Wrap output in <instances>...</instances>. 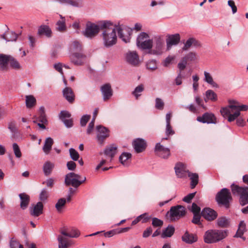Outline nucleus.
Returning <instances> with one entry per match:
<instances>
[{"label": "nucleus", "instance_id": "23", "mask_svg": "<svg viewBox=\"0 0 248 248\" xmlns=\"http://www.w3.org/2000/svg\"><path fill=\"white\" fill-rule=\"evenodd\" d=\"M44 205L41 202H39L33 207L30 209V214L32 216L37 217L43 213Z\"/></svg>", "mask_w": 248, "mask_h": 248}, {"label": "nucleus", "instance_id": "29", "mask_svg": "<svg viewBox=\"0 0 248 248\" xmlns=\"http://www.w3.org/2000/svg\"><path fill=\"white\" fill-rule=\"evenodd\" d=\"M52 31L50 28L47 25H43L39 27L38 30L39 35H45L47 37L51 36Z\"/></svg>", "mask_w": 248, "mask_h": 248}, {"label": "nucleus", "instance_id": "52", "mask_svg": "<svg viewBox=\"0 0 248 248\" xmlns=\"http://www.w3.org/2000/svg\"><path fill=\"white\" fill-rule=\"evenodd\" d=\"M71 114L67 111H61L59 114L60 119L62 121L71 117Z\"/></svg>", "mask_w": 248, "mask_h": 248}, {"label": "nucleus", "instance_id": "32", "mask_svg": "<svg viewBox=\"0 0 248 248\" xmlns=\"http://www.w3.org/2000/svg\"><path fill=\"white\" fill-rule=\"evenodd\" d=\"M216 223L218 227L226 228L229 226L230 220L225 217H221L218 218Z\"/></svg>", "mask_w": 248, "mask_h": 248}, {"label": "nucleus", "instance_id": "3", "mask_svg": "<svg viewBox=\"0 0 248 248\" xmlns=\"http://www.w3.org/2000/svg\"><path fill=\"white\" fill-rule=\"evenodd\" d=\"M243 182L248 185V174L243 177ZM231 190L233 195L239 196V202L242 206L248 204V186H239L237 185L232 184L231 186Z\"/></svg>", "mask_w": 248, "mask_h": 248}, {"label": "nucleus", "instance_id": "10", "mask_svg": "<svg viewBox=\"0 0 248 248\" xmlns=\"http://www.w3.org/2000/svg\"><path fill=\"white\" fill-rule=\"evenodd\" d=\"M169 213L171 220H173L175 217L178 219L185 215L186 209L184 206L178 205L171 207Z\"/></svg>", "mask_w": 248, "mask_h": 248}, {"label": "nucleus", "instance_id": "19", "mask_svg": "<svg viewBox=\"0 0 248 248\" xmlns=\"http://www.w3.org/2000/svg\"><path fill=\"white\" fill-rule=\"evenodd\" d=\"M64 98L70 103H73L75 99V95L71 88L66 87L62 90Z\"/></svg>", "mask_w": 248, "mask_h": 248}, {"label": "nucleus", "instance_id": "37", "mask_svg": "<svg viewBox=\"0 0 248 248\" xmlns=\"http://www.w3.org/2000/svg\"><path fill=\"white\" fill-rule=\"evenodd\" d=\"M187 175L191 180V187L194 188L198 183L199 176L196 173L190 172Z\"/></svg>", "mask_w": 248, "mask_h": 248}, {"label": "nucleus", "instance_id": "13", "mask_svg": "<svg viewBox=\"0 0 248 248\" xmlns=\"http://www.w3.org/2000/svg\"><path fill=\"white\" fill-rule=\"evenodd\" d=\"M176 175L179 178H184L189 173L186 164L178 162L176 164L174 167Z\"/></svg>", "mask_w": 248, "mask_h": 248}, {"label": "nucleus", "instance_id": "34", "mask_svg": "<svg viewBox=\"0 0 248 248\" xmlns=\"http://www.w3.org/2000/svg\"><path fill=\"white\" fill-rule=\"evenodd\" d=\"M8 62H9L11 68L16 70H19L21 69V66L19 62L13 57L8 55Z\"/></svg>", "mask_w": 248, "mask_h": 248}, {"label": "nucleus", "instance_id": "55", "mask_svg": "<svg viewBox=\"0 0 248 248\" xmlns=\"http://www.w3.org/2000/svg\"><path fill=\"white\" fill-rule=\"evenodd\" d=\"M204 80L208 83H209L211 85H214V84H215V82H214L213 78H212V76L210 75V74L209 73L205 71L204 72Z\"/></svg>", "mask_w": 248, "mask_h": 248}, {"label": "nucleus", "instance_id": "31", "mask_svg": "<svg viewBox=\"0 0 248 248\" xmlns=\"http://www.w3.org/2000/svg\"><path fill=\"white\" fill-rule=\"evenodd\" d=\"M175 228L172 225H169L165 229H164L161 235L163 238L167 237H170L174 234Z\"/></svg>", "mask_w": 248, "mask_h": 248}, {"label": "nucleus", "instance_id": "15", "mask_svg": "<svg viewBox=\"0 0 248 248\" xmlns=\"http://www.w3.org/2000/svg\"><path fill=\"white\" fill-rule=\"evenodd\" d=\"M97 139L98 141L102 144L105 139L109 136V130L106 127L102 125L96 126Z\"/></svg>", "mask_w": 248, "mask_h": 248}, {"label": "nucleus", "instance_id": "53", "mask_svg": "<svg viewBox=\"0 0 248 248\" xmlns=\"http://www.w3.org/2000/svg\"><path fill=\"white\" fill-rule=\"evenodd\" d=\"M13 148L15 156L17 158H20L22 155V154L17 144L16 143H13Z\"/></svg>", "mask_w": 248, "mask_h": 248}, {"label": "nucleus", "instance_id": "30", "mask_svg": "<svg viewBox=\"0 0 248 248\" xmlns=\"http://www.w3.org/2000/svg\"><path fill=\"white\" fill-rule=\"evenodd\" d=\"M53 142V140L50 137H48L46 139L44 145L43 147V150L46 154L49 153Z\"/></svg>", "mask_w": 248, "mask_h": 248}, {"label": "nucleus", "instance_id": "24", "mask_svg": "<svg viewBox=\"0 0 248 248\" xmlns=\"http://www.w3.org/2000/svg\"><path fill=\"white\" fill-rule=\"evenodd\" d=\"M0 38L5 40L6 42L16 41L18 37V34L14 31H6L4 34L0 35Z\"/></svg>", "mask_w": 248, "mask_h": 248}, {"label": "nucleus", "instance_id": "41", "mask_svg": "<svg viewBox=\"0 0 248 248\" xmlns=\"http://www.w3.org/2000/svg\"><path fill=\"white\" fill-rule=\"evenodd\" d=\"M144 87L143 84H140L136 87L132 92V94L135 96L136 99L141 95V93L144 91Z\"/></svg>", "mask_w": 248, "mask_h": 248}, {"label": "nucleus", "instance_id": "26", "mask_svg": "<svg viewBox=\"0 0 248 248\" xmlns=\"http://www.w3.org/2000/svg\"><path fill=\"white\" fill-rule=\"evenodd\" d=\"M61 4L66 5H71L75 7H81L83 6L82 0H57Z\"/></svg>", "mask_w": 248, "mask_h": 248}, {"label": "nucleus", "instance_id": "2", "mask_svg": "<svg viewBox=\"0 0 248 248\" xmlns=\"http://www.w3.org/2000/svg\"><path fill=\"white\" fill-rule=\"evenodd\" d=\"M106 22H108V24L106 27L102 30V36L104 45L107 47H109L116 43V29L110 22L106 21Z\"/></svg>", "mask_w": 248, "mask_h": 248}, {"label": "nucleus", "instance_id": "62", "mask_svg": "<svg viewBox=\"0 0 248 248\" xmlns=\"http://www.w3.org/2000/svg\"><path fill=\"white\" fill-rule=\"evenodd\" d=\"M196 194V192L190 193L185 196L183 199V201L189 203L192 199L194 197L195 195Z\"/></svg>", "mask_w": 248, "mask_h": 248}, {"label": "nucleus", "instance_id": "16", "mask_svg": "<svg viewBox=\"0 0 248 248\" xmlns=\"http://www.w3.org/2000/svg\"><path fill=\"white\" fill-rule=\"evenodd\" d=\"M197 120L202 123L207 124H215L217 123V118L212 113L206 112L204 113L202 116H198L197 118Z\"/></svg>", "mask_w": 248, "mask_h": 248}, {"label": "nucleus", "instance_id": "20", "mask_svg": "<svg viewBox=\"0 0 248 248\" xmlns=\"http://www.w3.org/2000/svg\"><path fill=\"white\" fill-rule=\"evenodd\" d=\"M133 146L135 151L138 153H140L143 151L146 147V143L145 140L141 139H137L133 141Z\"/></svg>", "mask_w": 248, "mask_h": 248}, {"label": "nucleus", "instance_id": "12", "mask_svg": "<svg viewBox=\"0 0 248 248\" xmlns=\"http://www.w3.org/2000/svg\"><path fill=\"white\" fill-rule=\"evenodd\" d=\"M201 215L206 220L211 221L217 218L218 214L213 209L209 207H205L202 211Z\"/></svg>", "mask_w": 248, "mask_h": 248}, {"label": "nucleus", "instance_id": "47", "mask_svg": "<svg viewBox=\"0 0 248 248\" xmlns=\"http://www.w3.org/2000/svg\"><path fill=\"white\" fill-rule=\"evenodd\" d=\"M146 68L150 70L153 71L157 69L156 62L155 60H152L148 61L146 64Z\"/></svg>", "mask_w": 248, "mask_h": 248}, {"label": "nucleus", "instance_id": "8", "mask_svg": "<svg viewBox=\"0 0 248 248\" xmlns=\"http://www.w3.org/2000/svg\"><path fill=\"white\" fill-rule=\"evenodd\" d=\"M149 38V36L147 33L141 32L137 38V46L142 49H151L153 46V41Z\"/></svg>", "mask_w": 248, "mask_h": 248}, {"label": "nucleus", "instance_id": "64", "mask_svg": "<svg viewBox=\"0 0 248 248\" xmlns=\"http://www.w3.org/2000/svg\"><path fill=\"white\" fill-rule=\"evenodd\" d=\"M228 4L229 6L231 7L232 13L235 14V13H236L237 8L234 2L232 0H229L228 1Z\"/></svg>", "mask_w": 248, "mask_h": 248}, {"label": "nucleus", "instance_id": "48", "mask_svg": "<svg viewBox=\"0 0 248 248\" xmlns=\"http://www.w3.org/2000/svg\"><path fill=\"white\" fill-rule=\"evenodd\" d=\"M49 196V191L46 188H43L39 195V199L41 201H46Z\"/></svg>", "mask_w": 248, "mask_h": 248}, {"label": "nucleus", "instance_id": "40", "mask_svg": "<svg viewBox=\"0 0 248 248\" xmlns=\"http://www.w3.org/2000/svg\"><path fill=\"white\" fill-rule=\"evenodd\" d=\"M207 100H211L213 101H216L217 100V94L211 90H207L206 92V98H204V100L207 102Z\"/></svg>", "mask_w": 248, "mask_h": 248}, {"label": "nucleus", "instance_id": "27", "mask_svg": "<svg viewBox=\"0 0 248 248\" xmlns=\"http://www.w3.org/2000/svg\"><path fill=\"white\" fill-rule=\"evenodd\" d=\"M61 233L62 235L71 238H77L80 235L79 231L76 229H72L70 231L68 232L66 229L61 230Z\"/></svg>", "mask_w": 248, "mask_h": 248}, {"label": "nucleus", "instance_id": "43", "mask_svg": "<svg viewBox=\"0 0 248 248\" xmlns=\"http://www.w3.org/2000/svg\"><path fill=\"white\" fill-rule=\"evenodd\" d=\"M40 115L38 117V121L42 123H46L47 121L46 116L45 108L43 107L40 108Z\"/></svg>", "mask_w": 248, "mask_h": 248}, {"label": "nucleus", "instance_id": "35", "mask_svg": "<svg viewBox=\"0 0 248 248\" xmlns=\"http://www.w3.org/2000/svg\"><path fill=\"white\" fill-rule=\"evenodd\" d=\"M8 55L0 54V70H5L7 68Z\"/></svg>", "mask_w": 248, "mask_h": 248}, {"label": "nucleus", "instance_id": "61", "mask_svg": "<svg viewBox=\"0 0 248 248\" xmlns=\"http://www.w3.org/2000/svg\"><path fill=\"white\" fill-rule=\"evenodd\" d=\"M191 211L193 214H200L201 208L196 203H193L191 206Z\"/></svg>", "mask_w": 248, "mask_h": 248}, {"label": "nucleus", "instance_id": "45", "mask_svg": "<svg viewBox=\"0 0 248 248\" xmlns=\"http://www.w3.org/2000/svg\"><path fill=\"white\" fill-rule=\"evenodd\" d=\"M165 103L163 100L160 98H156L155 100V108L158 110L164 109Z\"/></svg>", "mask_w": 248, "mask_h": 248}, {"label": "nucleus", "instance_id": "36", "mask_svg": "<svg viewBox=\"0 0 248 248\" xmlns=\"http://www.w3.org/2000/svg\"><path fill=\"white\" fill-rule=\"evenodd\" d=\"M36 103L35 98L32 95L26 96V106L28 108L34 107Z\"/></svg>", "mask_w": 248, "mask_h": 248}, {"label": "nucleus", "instance_id": "5", "mask_svg": "<svg viewBox=\"0 0 248 248\" xmlns=\"http://www.w3.org/2000/svg\"><path fill=\"white\" fill-rule=\"evenodd\" d=\"M232 198L230 190L226 188L221 189L216 196V200L219 205H223L226 209L230 206Z\"/></svg>", "mask_w": 248, "mask_h": 248}, {"label": "nucleus", "instance_id": "28", "mask_svg": "<svg viewBox=\"0 0 248 248\" xmlns=\"http://www.w3.org/2000/svg\"><path fill=\"white\" fill-rule=\"evenodd\" d=\"M20 199V207L22 209H25L28 207L30 202V196L25 193H21L19 195Z\"/></svg>", "mask_w": 248, "mask_h": 248}, {"label": "nucleus", "instance_id": "9", "mask_svg": "<svg viewBox=\"0 0 248 248\" xmlns=\"http://www.w3.org/2000/svg\"><path fill=\"white\" fill-rule=\"evenodd\" d=\"M164 42L160 36L155 37L152 47L149 49V53L155 55H161L163 52Z\"/></svg>", "mask_w": 248, "mask_h": 248}, {"label": "nucleus", "instance_id": "6", "mask_svg": "<svg viewBox=\"0 0 248 248\" xmlns=\"http://www.w3.org/2000/svg\"><path fill=\"white\" fill-rule=\"evenodd\" d=\"M108 24L106 21L101 22L98 25L94 23L87 24L83 34L88 38H92L98 33L99 30H102L106 28Z\"/></svg>", "mask_w": 248, "mask_h": 248}, {"label": "nucleus", "instance_id": "21", "mask_svg": "<svg viewBox=\"0 0 248 248\" xmlns=\"http://www.w3.org/2000/svg\"><path fill=\"white\" fill-rule=\"evenodd\" d=\"M64 236L63 235H60L58 236L59 248H68L72 244V241Z\"/></svg>", "mask_w": 248, "mask_h": 248}, {"label": "nucleus", "instance_id": "57", "mask_svg": "<svg viewBox=\"0 0 248 248\" xmlns=\"http://www.w3.org/2000/svg\"><path fill=\"white\" fill-rule=\"evenodd\" d=\"M90 115H84L80 119V124L81 126H85L90 119Z\"/></svg>", "mask_w": 248, "mask_h": 248}, {"label": "nucleus", "instance_id": "1", "mask_svg": "<svg viewBox=\"0 0 248 248\" xmlns=\"http://www.w3.org/2000/svg\"><path fill=\"white\" fill-rule=\"evenodd\" d=\"M229 103L228 107L222 108L220 111L224 118L228 117V121L230 122L233 121L240 115V111L248 109V106H239L237 102L234 100L230 101Z\"/></svg>", "mask_w": 248, "mask_h": 248}, {"label": "nucleus", "instance_id": "22", "mask_svg": "<svg viewBox=\"0 0 248 248\" xmlns=\"http://www.w3.org/2000/svg\"><path fill=\"white\" fill-rule=\"evenodd\" d=\"M182 240L186 243L191 244L197 241L198 237L197 235L190 233L186 231L182 236Z\"/></svg>", "mask_w": 248, "mask_h": 248}, {"label": "nucleus", "instance_id": "7", "mask_svg": "<svg viewBox=\"0 0 248 248\" xmlns=\"http://www.w3.org/2000/svg\"><path fill=\"white\" fill-rule=\"evenodd\" d=\"M80 178L79 175L74 172H69L65 175L64 183L67 186L71 185L72 186L77 188L86 181L85 177L81 180H79Z\"/></svg>", "mask_w": 248, "mask_h": 248}, {"label": "nucleus", "instance_id": "14", "mask_svg": "<svg viewBox=\"0 0 248 248\" xmlns=\"http://www.w3.org/2000/svg\"><path fill=\"white\" fill-rule=\"evenodd\" d=\"M86 56L82 52H74L70 55V60L75 65H80L84 63Z\"/></svg>", "mask_w": 248, "mask_h": 248}, {"label": "nucleus", "instance_id": "54", "mask_svg": "<svg viewBox=\"0 0 248 248\" xmlns=\"http://www.w3.org/2000/svg\"><path fill=\"white\" fill-rule=\"evenodd\" d=\"M152 225L154 227H161L163 224V221L156 217H154L152 218Z\"/></svg>", "mask_w": 248, "mask_h": 248}, {"label": "nucleus", "instance_id": "59", "mask_svg": "<svg viewBox=\"0 0 248 248\" xmlns=\"http://www.w3.org/2000/svg\"><path fill=\"white\" fill-rule=\"evenodd\" d=\"M186 60L190 62L194 61L196 59V55L194 52H189L185 57Z\"/></svg>", "mask_w": 248, "mask_h": 248}, {"label": "nucleus", "instance_id": "63", "mask_svg": "<svg viewBox=\"0 0 248 248\" xmlns=\"http://www.w3.org/2000/svg\"><path fill=\"white\" fill-rule=\"evenodd\" d=\"M140 216L141 217L140 218V221H141L142 223L147 222L151 218V217L146 213L141 214Z\"/></svg>", "mask_w": 248, "mask_h": 248}, {"label": "nucleus", "instance_id": "38", "mask_svg": "<svg viewBox=\"0 0 248 248\" xmlns=\"http://www.w3.org/2000/svg\"><path fill=\"white\" fill-rule=\"evenodd\" d=\"M246 231V224L244 221H240L237 231L234 235L236 237H241Z\"/></svg>", "mask_w": 248, "mask_h": 248}, {"label": "nucleus", "instance_id": "51", "mask_svg": "<svg viewBox=\"0 0 248 248\" xmlns=\"http://www.w3.org/2000/svg\"><path fill=\"white\" fill-rule=\"evenodd\" d=\"M65 203L66 199L64 198L60 199L55 205V207L57 211L59 212L61 211Z\"/></svg>", "mask_w": 248, "mask_h": 248}, {"label": "nucleus", "instance_id": "25", "mask_svg": "<svg viewBox=\"0 0 248 248\" xmlns=\"http://www.w3.org/2000/svg\"><path fill=\"white\" fill-rule=\"evenodd\" d=\"M101 90L105 101L108 99L112 95V91L109 84H106L102 86Z\"/></svg>", "mask_w": 248, "mask_h": 248}, {"label": "nucleus", "instance_id": "11", "mask_svg": "<svg viewBox=\"0 0 248 248\" xmlns=\"http://www.w3.org/2000/svg\"><path fill=\"white\" fill-rule=\"evenodd\" d=\"M155 154L164 159L168 158L170 155L169 148L165 147L160 143H157L155 148Z\"/></svg>", "mask_w": 248, "mask_h": 248}, {"label": "nucleus", "instance_id": "60", "mask_svg": "<svg viewBox=\"0 0 248 248\" xmlns=\"http://www.w3.org/2000/svg\"><path fill=\"white\" fill-rule=\"evenodd\" d=\"M193 217L192 220V222L195 224L199 225L201 224L200 219L201 216L200 214H193Z\"/></svg>", "mask_w": 248, "mask_h": 248}, {"label": "nucleus", "instance_id": "46", "mask_svg": "<svg viewBox=\"0 0 248 248\" xmlns=\"http://www.w3.org/2000/svg\"><path fill=\"white\" fill-rule=\"evenodd\" d=\"M81 45L80 43L77 41H74L71 48L72 53L74 52H81Z\"/></svg>", "mask_w": 248, "mask_h": 248}, {"label": "nucleus", "instance_id": "44", "mask_svg": "<svg viewBox=\"0 0 248 248\" xmlns=\"http://www.w3.org/2000/svg\"><path fill=\"white\" fill-rule=\"evenodd\" d=\"M117 30L118 31V36L120 38L122 39V40L125 43H127L130 41V34H129V35L125 36L123 34L122 29L121 28L119 27Z\"/></svg>", "mask_w": 248, "mask_h": 248}, {"label": "nucleus", "instance_id": "39", "mask_svg": "<svg viewBox=\"0 0 248 248\" xmlns=\"http://www.w3.org/2000/svg\"><path fill=\"white\" fill-rule=\"evenodd\" d=\"M117 149V147L114 146L113 145H111L109 147H108L105 150V154L107 155L110 156L111 158H112L116 154Z\"/></svg>", "mask_w": 248, "mask_h": 248}, {"label": "nucleus", "instance_id": "4", "mask_svg": "<svg viewBox=\"0 0 248 248\" xmlns=\"http://www.w3.org/2000/svg\"><path fill=\"white\" fill-rule=\"evenodd\" d=\"M227 235V230H209L205 232L203 239L205 243L212 244L221 241Z\"/></svg>", "mask_w": 248, "mask_h": 248}, {"label": "nucleus", "instance_id": "18", "mask_svg": "<svg viewBox=\"0 0 248 248\" xmlns=\"http://www.w3.org/2000/svg\"><path fill=\"white\" fill-rule=\"evenodd\" d=\"M180 35L179 33L168 35L166 39L167 46L169 49L172 46L178 45L180 41Z\"/></svg>", "mask_w": 248, "mask_h": 248}, {"label": "nucleus", "instance_id": "56", "mask_svg": "<svg viewBox=\"0 0 248 248\" xmlns=\"http://www.w3.org/2000/svg\"><path fill=\"white\" fill-rule=\"evenodd\" d=\"M193 41H194V38H190L188 39L184 44V46L182 48L183 50H187L193 44Z\"/></svg>", "mask_w": 248, "mask_h": 248}, {"label": "nucleus", "instance_id": "58", "mask_svg": "<svg viewBox=\"0 0 248 248\" xmlns=\"http://www.w3.org/2000/svg\"><path fill=\"white\" fill-rule=\"evenodd\" d=\"M174 133L175 132L172 129V128L170 125V124H166V127L165 130V134L166 136L169 137L170 136L173 135V134H174Z\"/></svg>", "mask_w": 248, "mask_h": 248}, {"label": "nucleus", "instance_id": "49", "mask_svg": "<svg viewBox=\"0 0 248 248\" xmlns=\"http://www.w3.org/2000/svg\"><path fill=\"white\" fill-rule=\"evenodd\" d=\"M70 156L71 159L74 161H77L78 160L79 155L78 152L73 148L69 149Z\"/></svg>", "mask_w": 248, "mask_h": 248}, {"label": "nucleus", "instance_id": "17", "mask_svg": "<svg viewBox=\"0 0 248 248\" xmlns=\"http://www.w3.org/2000/svg\"><path fill=\"white\" fill-rule=\"evenodd\" d=\"M126 62L130 64L137 66L140 63L139 56L136 51H129L126 54Z\"/></svg>", "mask_w": 248, "mask_h": 248}, {"label": "nucleus", "instance_id": "33", "mask_svg": "<svg viewBox=\"0 0 248 248\" xmlns=\"http://www.w3.org/2000/svg\"><path fill=\"white\" fill-rule=\"evenodd\" d=\"M54 163L50 161L46 162L43 166V171L46 176L50 175L54 168Z\"/></svg>", "mask_w": 248, "mask_h": 248}, {"label": "nucleus", "instance_id": "50", "mask_svg": "<svg viewBox=\"0 0 248 248\" xmlns=\"http://www.w3.org/2000/svg\"><path fill=\"white\" fill-rule=\"evenodd\" d=\"M57 30L60 31H63L66 30L65 19L59 20L56 23Z\"/></svg>", "mask_w": 248, "mask_h": 248}, {"label": "nucleus", "instance_id": "42", "mask_svg": "<svg viewBox=\"0 0 248 248\" xmlns=\"http://www.w3.org/2000/svg\"><path fill=\"white\" fill-rule=\"evenodd\" d=\"M131 157V154L128 153H123L119 157V160L120 162L124 166L128 165L127 162L129 159Z\"/></svg>", "mask_w": 248, "mask_h": 248}]
</instances>
